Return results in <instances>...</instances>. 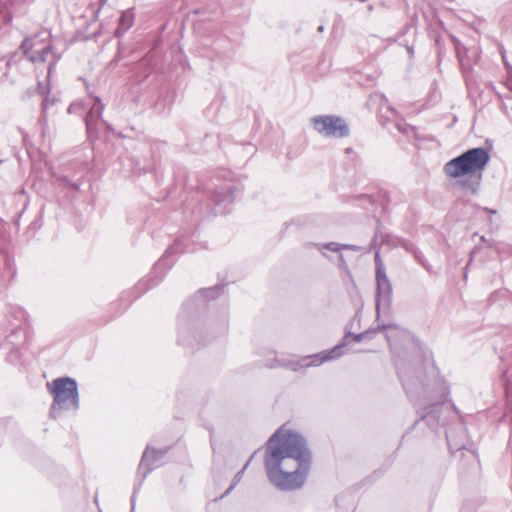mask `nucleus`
Segmentation results:
<instances>
[{
    "label": "nucleus",
    "mask_w": 512,
    "mask_h": 512,
    "mask_svg": "<svg viewBox=\"0 0 512 512\" xmlns=\"http://www.w3.org/2000/svg\"><path fill=\"white\" fill-rule=\"evenodd\" d=\"M469 454V456L473 459H478V455L476 454V450H472V449H469V450H466Z\"/></svg>",
    "instance_id": "nucleus-35"
},
{
    "label": "nucleus",
    "mask_w": 512,
    "mask_h": 512,
    "mask_svg": "<svg viewBox=\"0 0 512 512\" xmlns=\"http://www.w3.org/2000/svg\"><path fill=\"white\" fill-rule=\"evenodd\" d=\"M445 436H446V439H447V442H448V447H449V448H452V444H451V442H450V436H449V434H448V432H447V431H445Z\"/></svg>",
    "instance_id": "nucleus-36"
},
{
    "label": "nucleus",
    "mask_w": 512,
    "mask_h": 512,
    "mask_svg": "<svg viewBox=\"0 0 512 512\" xmlns=\"http://www.w3.org/2000/svg\"><path fill=\"white\" fill-rule=\"evenodd\" d=\"M342 250H350L353 252H360L362 250V247L354 244H341V251Z\"/></svg>",
    "instance_id": "nucleus-31"
},
{
    "label": "nucleus",
    "mask_w": 512,
    "mask_h": 512,
    "mask_svg": "<svg viewBox=\"0 0 512 512\" xmlns=\"http://www.w3.org/2000/svg\"><path fill=\"white\" fill-rule=\"evenodd\" d=\"M17 354H18V348L11 349V351H10V353L8 355L7 360L11 361V358L14 357V356L16 357Z\"/></svg>",
    "instance_id": "nucleus-33"
},
{
    "label": "nucleus",
    "mask_w": 512,
    "mask_h": 512,
    "mask_svg": "<svg viewBox=\"0 0 512 512\" xmlns=\"http://www.w3.org/2000/svg\"><path fill=\"white\" fill-rule=\"evenodd\" d=\"M478 506L476 500H467L463 503L460 512H475Z\"/></svg>",
    "instance_id": "nucleus-26"
},
{
    "label": "nucleus",
    "mask_w": 512,
    "mask_h": 512,
    "mask_svg": "<svg viewBox=\"0 0 512 512\" xmlns=\"http://www.w3.org/2000/svg\"><path fill=\"white\" fill-rule=\"evenodd\" d=\"M456 448L464 449V448H466V446H465V444H461V445L457 446Z\"/></svg>",
    "instance_id": "nucleus-43"
},
{
    "label": "nucleus",
    "mask_w": 512,
    "mask_h": 512,
    "mask_svg": "<svg viewBox=\"0 0 512 512\" xmlns=\"http://www.w3.org/2000/svg\"><path fill=\"white\" fill-rule=\"evenodd\" d=\"M351 150V148H346V153H350Z\"/></svg>",
    "instance_id": "nucleus-48"
},
{
    "label": "nucleus",
    "mask_w": 512,
    "mask_h": 512,
    "mask_svg": "<svg viewBox=\"0 0 512 512\" xmlns=\"http://www.w3.org/2000/svg\"><path fill=\"white\" fill-rule=\"evenodd\" d=\"M400 246L406 250L407 252L413 254L418 249L412 242L404 240L401 242Z\"/></svg>",
    "instance_id": "nucleus-29"
},
{
    "label": "nucleus",
    "mask_w": 512,
    "mask_h": 512,
    "mask_svg": "<svg viewBox=\"0 0 512 512\" xmlns=\"http://www.w3.org/2000/svg\"><path fill=\"white\" fill-rule=\"evenodd\" d=\"M375 260L379 261V254L378 253H376V255H375Z\"/></svg>",
    "instance_id": "nucleus-46"
},
{
    "label": "nucleus",
    "mask_w": 512,
    "mask_h": 512,
    "mask_svg": "<svg viewBox=\"0 0 512 512\" xmlns=\"http://www.w3.org/2000/svg\"><path fill=\"white\" fill-rule=\"evenodd\" d=\"M396 327L395 324L392 323H383L378 324V326L374 329L366 330L362 333L354 334L350 331L345 333L343 341L336 346H334L331 350L322 351L316 354L303 356L299 359H278L274 358L271 362L267 360L265 362V366L267 368H276V367H284L294 372H298L304 368L319 366L324 362L336 360L340 358L344 354V348L346 347L349 339L351 338L354 342H361L365 339H371L374 333L387 330L389 328Z\"/></svg>",
    "instance_id": "nucleus-3"
},
{
    "label": "nucleus",
    "mask_w": 512,
    "mask_h": 512,
    "mask_svg": "<svg viewBox=\"0 0 512 512\" xmlns=\"http://www.w3.org/2000/svg\"><path fill=\"white\" fill-rule=\"evenodd\" d=\"M396 128L402 134L408 137H416L417 129L416 127L409 125L407 123H397Z\"/></svg>",
    "instance_id": "nucleus-25"
},
{
    "label": "nucleus",
    "mask_w": 512,
    "mask_h": 512,
    "mask_svg": "<svg viewBox=\"0 0 512 512\" xmlns=\"http://www.w3.org/2000/svg\"><path fill=\"white\" fill-rule=\"evenodd\" d=\"M383 100H384V101H385V103L387 104V108L393 112L394 110L388 106V99H386V98L383 96Z\"/></svg>",
    "instance_id": "nucleus-38"
},
{
    "label": "nucleus",
    "mask_w": 512,
    "mask_h": 512,
    "mask_svg": "<svg viewBox=\"0 0 512 512\" xmlns=\"http://www.w3.org/2000/svg\"><path fill=\"white\" fill-rule=\"evenodd\" d=\"M104 104L98 96L94 97V103L85 116L86 129L89 135L96 131L98 120L102 117Z\"/></svg>",
    "instance_id": "nucleus-17"
},
{
    "label": "nucleus",
    "mask_w": 512,
    "mask_h": 512,
    "mask_svg": "<svg viewBox=\"0 0 512 512\" xmlns=\"http://www.w3.org/2000/svg\"><path fill=\"white\" fill-rule=\"evenodd\" d=\"M412 255L420 265H422L426 270H430V265L426 262L424 255L419 251V249H417Z\"/></svg>",
    "instance_id": "nucleus-28"
},
{
    "label": "nucleus",
    "mask_w": 512,
    "mask_h": 512,
    "mask_svg": "<svg viewBox=\"0 0 512 512\" xmlns=\"http://www.w3.org/2000/svg\"><path fill=\"white\" fill-rule=\"evenodd\" d=\"M135 14L133 9H127L121 13L119 18L118 28L116 30V36H122L128 29H130L134 23Z\"/></svg>",
    "instance_id": "nucleus-20"
},
{
    "label": "nucleus",
    "mask_w": 512,
    "mask_h": 512,
    "mask_svg": "<svg viewBox=\"0 0 512 512\" xmlns=\"http://www.w3.org/2000/svg\"><path fill=\"white\" fill-rule=\"evenodd\" d=\"M73 108H74V105H70L68 108V112L71 113Z\"/></svg>",
    "instance_id": "nucleus-42"
},
{
    "label": "nucleus",
    "mask_w": 512,
    "mask_h": 512,
    "mask_svg": "<svg viewBox=\"0 0 512 512\" xmlns=\"http://www.w3.org/2000/svg\"><path fill=\"white\" fill-rule=\"evenodd\" d=\"M145 448L150 449V448H154V447L151 446L150 444H147Z\"/></svg>",
    "instance_id": "nucleus-47"
},
{
    "label": "nucleus",
    "mask_w": 512,
    "mask_h": 512,
    "mask_svg": "<svg viewBox=\"0 0 512 512\" xmlns=\"http://www.w3.org/2000/svg\"><path fill=\"white\" fill-rule=\"evenodd\" d=\"M49 38L50 33L44 31L32 38H26L21 44V48L23 49L24 54L29 58L31 62L49 63L47 78H49L50 74L52 73V69L60 59V55L53 50L50 42L47 44H42L43 41L48 40Z\"/></svg>",
    "instance_id": "nucleus-9"
},
{
    "label": "nucleus",
    "mask_w": 512,
    "mask_h": 512,
    "mask_svg": "<svg viewBox=\"0 0 512 512\" xmlns=\"http://www.w3.org/2000/svg\"><path fill=\"white\" fill-rule=\"evenodd\" d=\"M86 167L83 166L81 171L76 172L72 177L63 175L59 177L60 184L67 189L79 192L81 187V179L83 178Z\"/></svg>",
    "instance_id": "nucleus-19"
},
{
    "label": "nucleus",
    "mask_w": 512,
    "mask_h": 512,
    "mask_svg": "<svg viewBox=\"0 0 512 512\" xmlns=\"http://www.w3.org/2000/svg\"><path fill=\"white\" fill-rule=\"evenodd\" d=\"M167 450H144L139 467L138 479L134 484L133 493L131 496V512L135 509V502L137 494L140 492L146 476L155 468L163 464V458Z\"/></svg>",
    "instance_id": "nucleus-12"
},
{
    "label": "nucleus",
    "mask_w": 512,
    "mask_h": 512,
    "mask_svg": "<svg viewBox=\"0 0 512 512\" xmlns=\"http://www.w3.org/2000/svg\"><path fill=\"white\" fill-rule=\"evenodd\" d=\"M266 474L270 483L280 491H293L301 488L308 475L304 473H297V470L290 472L282 470H266Z\"/></svg>",
    "instance_id": "nucleus-13"
},
{
    "label": "nucleus",
    "mask_w": 512,
    "mask_h": 512,
    "mask_svg": "<svg viewBox=\"0 0 512 512\" xmlns=\"http://www.w3.org/2000/svg\"><path fill=\"white\" fill-rule=\"evenodd\" d=\"M31 2H33V0H0V6L5 10L3 12L0 10V19L3 22L10 21L13 14L20 11L22 6Z\"/></svg>",
    "instance_id": "nucleus-18"
},
{
    "label": "nucleus",
    "mask_w": 512,
    "mask_h": 512,
    "mask_svg": "<svg viewBox=\"0 0 512 512\" xmlns=\"http://www.w3.org/2000/svg\"><path fill=\"white\" fill-rule=\"evenodd\" d=\"M261 448L267 449H301L307 448L305 437L298 431L283 424L266 441Z\"/></svg>",
    "instance_id": "nucleus-10"
},
{
    "label": "nucleus",
    "mask_w": 512,
    "mask_h": 512,
    "mask_svg": "<svg viewBox=\"0 0 512 512\" xmlns=\"http://www.w3.org/2000/svg\"><path fill=\"white\" fill-rule=\"evenodd\" d=\"M194 251L195 249L188 243L187 237H178L174 243L166 249L161 259L154 265L148 278L142 279L137 283L134 288L136 292L135 298L140 297L141 294L161 282L165 272L174 264V260L171 259L172 255L177 253H191Z\"/></svg>",
    "instance_id": "nucleus-8"
},
{
    "label": "nucleus",
    "mask_w": 512,
    "mask_h": 512,
    "mask_svg": "<svg viewBox=\"0 0 512 512\" xmlns=\"http://www.w3.org/2000/svg\"><path fill=\"white\" fill-rule=\"evenodd\" d=\"M503 85L506 92L497 91L495 86L492 85V90L501 101L512 98V67H508V76H506V79L503 81Z\"/></svg>",
    "instance_id": "nucleus-22"
},
{
    "label": "nucleus",
    "mask_w": 512,
    "mask_h": 512,
    "mask_svg": "<svg viewBox=\"0 0 512 512\" xmlns=\"http://www.w3.org/2000/svg\"><path fill=\"white\" fill-rule=\"evenodd\" d=\"M37 90L38 93L43 96V100L41 102V114L38 122L41 125L42 134L45 135L48 127V111L52 106L57 104L59 100L56 96L50 95V86L48 83L44 84L42 82H38Z\"/></svg>",
    "instance_id": "nucleus-15"
},
{
    "label": "nucleus",
    "mask_w": 512,
    "mask_h": 512,
    "mask_svg": "<svg viewBox=\"0 0 512 512\" xmlns=\"http://www.w3.org/2000/svg\"><path fill=\"white\" fill-rule=\"evenodd\" d=\"M502 378L506 388L512 386V364L502 372Z\"/></svg>",
    "instance_id": "nucleus-27"
},
{
    "label": "nucleus",
    "mask_w": 512,
    "mask_h": 512,
    "mask_svg": "<svg viewBox=\"0 0 512 512\" xmlns=\"http://www.w3.org/2000/svg\"><path fill=\"white\" fill-rule=\"evenodd\" d=\"M225 284L200 289L193 297L183 304L178 316V344L194 350L206 344L202 339V329L206 328L213 334L223 335L228 330L226 313L220 317H207L209 302L224 292Z\"/></svg>",
    "instance_id": "nucleus-2"
},
{
    "label": "nucleus",
    "mask_w": 512,
    "mask_h": 512,
    "mask_svg": "<svg viewBox=\"0 0 512 512\" xmlns=\"http://www.w3.org/2000/svg\"><path fill=\"white\" fill-rule=\"evenodd\" d=\"M455 49H456V54H457L466 84L469 85L470 81H471L472 68H471L470 64L466 63V61L462 55V50H465V48L462 47L459 43H457L455 46Z\"/></svg>",
    "instance_id": "nucleus-21"
},
{
    "label": "nucleus",
    "mask_w": 512,
    "mask_h": 512,
    "mask_svg": "<svg viewBox=\"0 0 512 512\" xmlns=\"http://www.w3.org/2000/svg\"><path fill=\"white\" fill-rule=\"evenodd\" d=\"M252 458H250L249 460L246 461V463L244 464V466L242 467V469L240 471H238L236 473V475L234 476L233 478V481L232 483L230 484V486L228 487V489L219 497V499H222L224 498L225 496L229 495L232 490L237 486V484L241 481L242 477H243V474L246 470V468L248 467V465L250 464V461H251Z\"/></svg>",
    "instance_id": "nucleus-24"
},
{
    "label": "nucleus",
    "mask_w": 512,
    "mask_h": 512,
    "mask_svg": "<svg viewBox=\"0 0 512 512\" xmlns=\"http://www.w3.org/2000/svg\"><path fill=\"white\" fill-rule=\"evenodd\" d=\"M315 246L321 252V254L329 260H331V258L324 250H329L336 253L341 252V244L337 242L319 243L315 244Z\"/></svg>",
    "instance_id": "nucleus-23"
},
{
    "label": "nucleus",
    "mask_w": 512,
    "mask_h": 512,
    "mask_svg": "<svg viewBox=\"0 0 512 512\" xmlns=\"http://www.w3.org/2000/svg\"><path fill=\"white\" fill-rule=\"evenodd\" d=\"M506 104L505 103H502V110L506 113Z\"/></svg>",
    "instance_id": "nucleus-41"
},
{
    "label": "nucleus",
    "mask_w": 512,
    "mask_h": 512,
    "mask_svg": "<svg viewBox=\"0 0 512 512\" xmlns=\"http://www.w3.org/2000/svg\"><path fill=\"white\" fill-rule=\"evenodd\" d=\"M150 168H151L150 166H145V167L143 168V170L148 171Z\"/></svg>",
    "instance_id": "nucleus-45"
},
{
    "label": "nucleus",
    "mask_w": 512,
    "mask_h": 512,
    "mask_svg": "<svg viewBox=\"0 0 512 512\" xmlns=\"http://www.w3.org/2000/svg\"><path fill=\"white\" fill-rule=\"evenodd\" d=\"M502 59H503V64H504L505 69H506V74L508 75V67H512V65L507 61V59H506L504 54H502Z\"/></svg>",
    "instance_id": "nucleus-34"
},
{
    "label": "nucleus",
    "mask_w": 512,
    "mask_h": 512,
    "mask_svg": "<svg viewBox=\"0 0 512 512\" xmlns=\"http://www.w3.org/2000/svg\"><path fill=\"white\" fill-rule=\"evenodd\" d=\"M243 190L241 182L232 172L222 171L211 178L210 185L206 188L209 202L204 206L200 204L199 215L202 217L226 214L236 199L237 194Z\"/></svg>",
    "instance_id": "nucleus-5"
},
{
    "label": "nucleus",
    "mask_w": 512,
    "mask_h": 512,
    "mask_svg": "<svg viewBox=\"0 0 512 512\" xmlns=\"http://www.w3.org/2000/svg\"><path fill=\"white\" fill-rule=\"evenodd\" d=\"M46 386L53 396L49 411L51 418L58 419L62 411L77 413L80 408V397L78 383L74 378L58 377L51 382H47Z\"/></svg>",
    "instance_id": "nucleus-6"
},
{
    "label": "nucleus",
    "mask_w": 512,
    "mask_h": 512,
    "mask_svg": "<svg viewBox=\"0 0 512 512\" xmlns=\"http://www.w3.org/2000/svg\"><path fill=\"white\" fill-rule=\"evenodd\" d=\"M451 406H452L453 410H454L456 413H459V411H458L457 407H456L453 403H451Z\"/></svg>",
    "instance_id": "nucleus-39"
},
{
    "label": "nucleus",
    "mask_w": 512,
    "mask_h": 512,
    "mask_svg": "<svg viewBox=\"0 0 512 512\" xmlns=\"http://www.w3.org/2000/svg\"><path fill=\"white\" fill-rule=\"evenodd\" d=\"M489 161L490 154L486 148L474 147L448 161L444 165V172L448 177L454 179L468 176L467 179L461 181V185L476 194L480 186L482 171Z\"/></svg>",
    "instance_id": "nucleus-4"
},
{
    "label": "nucleus",
    "mask_w": 512,
    "mask_h": 512,
    "mask_svg": "<svg viewBox=\"0 0 512 512\" xmlns=\"http://www.w3.org/2000/svg\"><path fill=\"white\" fill-rule=\"evenodd\" d=\"M318 31H319V32H323V31H324V26H322V25H321V26H319V27H318Z\"/></svg>",
    "instance_id": "nucleus-40"
},
{
    "label": "nucleus",
    "mask_w": 512,
    "mask_h": 512,
    "mask_svg": "<svg viewBox=\"0 0 512 512\" xmlns=\"http://www.w3.org/2000/svg\"><path fill=\"white\" fill-rule=\"evenodd\" d=\"M486 211H488V212H490V213H492V214L496 213V211H495V210L486 209Z\"/></svg>",
    "instance_id": "nucleus-44"
},
{
    "label": "nucleus",
    "mask_w": 512,
    "mask_h": 512,
    "mask_svg": "<svg viewBox=\"0 0 512 512\" xmlns=\"http://www.w3.org/2000/svg\"><path fill=\"white\" fill-rule=\"evenodd\" d=\"M17 313L21 316V318H25V312L19 309Z\"/></svg>",
    "instance_id": "nucleus-37"
},
{
    "label": "nucleus",
    "mask_w": 512,
    "mask_h": 512,
    "mask_svg": "<svg viewBox=\"0 0 512 512\" xmlns=\"http://www.w3.org/2000/svg\"><path fill=\"white\" fill-rule=\"evenodd\" d=\"M315 131L326 138H345L350 134L347 122L337 115H319L311 118Z\"/></svg>",
    "instance_id": "nucleus-11"
},
{
    "label": "nucleus",
    "mask_w": 512,
    "mask_h": 512,
    "mask_svg": "<svg viewBox=\"0 0 512 512\" xmlns=\"http://www.w3.org/2000/svg\"><path fill=\"white\" fill-rule=\"evenodd\" d=\"M376 286V313L379 320L381 307H389L392 302V285L382 266L376 270Z\"/></svg>",
    "instance_id": "nucleus-14"
},
{
    "label": "nucleus",
    "mask_w": 512,
    "mask_h": 512,
    "mask_svg": "<svg viewBox=\"0 0 512 512\" xmlns=\"http://www.w3.org/2000/svg\"><path fill=\"white\" fill-rule=\"evenodd\" d=\"M337 266L344 271L348 270V263L344 257V255L340 252L338 255V263Z\"/></svg>",
    "instance_id": "nucleus-30"
},
{
    "label": "nucleus",
    "mask_w": 512,
    "mask_h": 512,
    "mask_svg": "<svg viewBox=\"0 0 512 512\" xmlns=\"http://www.w3.org/2000/svg\"><path fill=\"white\" fill-rule=\"evenodd\" d=\"M4 264L8 268V270L11 272V276H13L15 271L13 270L12 261L8 256L4 257Z\"/></svg>",
    "instance_id": "nucleus-32"
},
{
    "label": "nucleus",
    "mask_w": 512,
    "mask_h": 512,
    "mask_svg": "<svg viewBox=\"0 0 512 512\" xmlns=\"http://www.w3.org/2000/svg\"><path fill=\"white\" fill-rule=\"evenodd\" d=\"M311 450H266L265 470L293 471L308 474L311 468Z\"/></svg>",
    "instance_id": "nucleus-7"
},
{
    "label": "nucleus",
    "mask_w": 512,
    "mask_h": 512,
    "mask_svg": "<svg viewBox=\"0 0 512 512\" xmlns=\"http://www.w3.org/2000/svg\"><path fill=\"white\" fill-rule=\"evenodd\" d=\"M398 377L403 388L415 405L422 406L419 419L415 421L412 432L428 426L436 431L445 422L441 418L443 406L450 395V386L440 375L438 367L432 361L421 362V365L395 360Z\"/></svg>",
    "instance_id": "nucleus-1"
},
{
    "label": "nucleus",
    "mask_w": 512,
    "mask_h": 512,
    "mask_svg": "<svg viewBox=\"0 0 512 512\" xmlns=\"http://www.w3.org/2000/svg\"><path fill=\"white\" fill-rule=\"evenodd\" d=\"M351 202L358 207L369 210L376 204L384 206L389 201V196L386 191H378L376 194H360L352 196Z\"/></svg>",
    "instance_id": "nucleus-16"
}]
</instances>
